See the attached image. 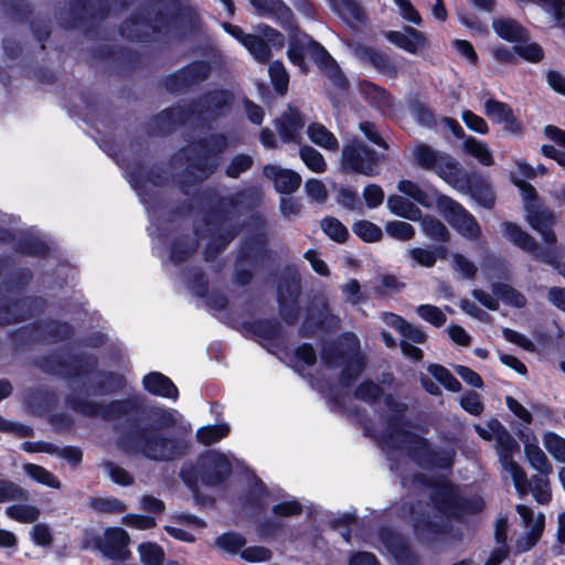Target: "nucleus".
Returning <instances> with one entry per match:
<instances>
[{"mask_svg":"<svg viewBox=\"0 0 565 565\" xmlns=\"http://www.w3.org/2000/svg\"><path fill=\"white\" fill-rule=\"evenodd\" d=\"M503 236L522 250L534 255L546 264H553L554 257L550 252H543L534 237L522 230L518 224L512 222H503L501 224Z\"/></svg>","mask_w":565,"mask_h":565,"instance_id":"obj_12","label":"nucleus"},{"mask_svg":"<svg viewBox=\"0 0 565 565\" xmlns=\"http://www.w3.org/2000/svg\"><path fill=\"white\" fill-rule=\"evenodd\" d=\"M271 512L278 518L298 516L303 512V507L299 501L294 499L273 505Z\"/></svg>","mask_w":565,"mask_h":565,"instance_id":"obj_57","label":"nucleus"},{"mask_svg":"<svg viewBox=\"0 0 565 565\" xmlns=\"http://www.w3.org/2000/svg\"><path fill=\"white\" fill-rule=\"evenodd\" d=\"M6 514L19 523H33L40 518V510L31 504H12L7 507Z\"/></svg>","mask_w":565,"mask_h":565,"instance_id":"obj_37","label":"nucleus"},{"mask_svg":"<svg viewBox=\"0 0 565 565\" xmlns=\"http://www.w3.org/2000/svg\"><path fill=\"white\" fill-rule=\"evenodd\" d=\"M24 472L38 483L50 487L52 489H60L62 483L61 481L47 469L42 466L26 462L23 467Z\"/></svg>","mask_w":565,"mask_h":565,"instance_id":"obj_34","label":"nucleus"},{"mask_svg":"<svg viewBox=\"0 0 565 565\" xmlns=\"http://www.w3.org/2000/svg\"><path fill=\"white\" fill-rule=\"evenodd\" d=\"M511 111L512 109L502 102L488 99L484 103V114L494 122L501 124Z\"/></svg>","mask_w":565,"mask_h":565,"instance_id":"obj_49","label":"nucleus"},{"mask_svg":"<svg viewBox=\"0 0 565 565\" xmlns=\"http://www.w3.org/2000/svg\"><path fill=\"white\" fill-rule=\"evenodd\" d=\"M398 513L411 524L416 540L423 544L437 543L447 535L457 542L463 540L461 529H455L450 522L435 521L427 505L420 500L403 502L398 508Z\"/></svg>","mask_w":565,"mask_h":565,"instance_id":"obj_3","label":"nucleus"},{"mask_svg":"<svg viewBox=\"0 0 565 565\" xmlns=\"http://www.w3.org/2000/svg\"><path fill=\"white\" fill-rule=\"evenodd\" d=\"M459 403L461 407L471 415L478 416L483 412L481 398L475 392H468L461 395Z\"/></svg>","mask_w":565,"mask_h":565,"instance_id":"obj_64","label":"nucleus"},{"mask_svg":"<svg viewBox=\"0 0 565 565\" xmlns=\"http://www.w3.org/2000/svg\"><path fill=\"white\" fill-rule=\"evenodd\" d=\"M403 484L429 489V500L434 510L447 521L466 523L469 518L478 515L486 509L481 495H463L450 480L443 476L414 472L403 478Z\"/></svg>","mask_w":565,"mask_h":565,"instance_id":"obj_1","label":"nucleus"},{"mask_svg":"<svg viewBox=\"0 0 565 565\" xmlns=\"http://www.w3.org/2000/svg\"><path fill=\"white\" fill-rule=\"evenodd\" d=\"M29 499V491L20 483L9 478H0V504L8 502H26Z\"/></svg>","mask_w":565,"mask_h":565,"instance_id":"obj_31","label":"nucleus"},{"mask_svg":"<svg viewBox=\"0 0 565 565\" xmlns=\"http://www.w3.org/2000/svg\"><path fill=\"white\" fill-rule=\"evenodd\" d=\"M268 72L275 88L280 93H285L288 87L289 76L284 65L278 61L273 62L269 65Z\"/></svg>","mask_w":565,"mask_h":565,"instance_id":"obj_55","label":"nucleus"},{"mask_svg":"<svg viewBox=\"0 0 565 565\" xmlns=\"http://www.w3.org/2000/svg\"><path fill=\"white\" fill-rule=\"evenodd\" d=\"M241 557L248 563H263L268 562L273 557V553L268 547L260 545H253L243 547L241 551Z\"/></svg>","mask_w":565,"mask_h":565,"instance_id":"obj_51","label":"nucleus"},{"mask_svg":"<svg viewBox=\"0 0 565 565\" xmlns=\"http://www.w3.org/2000/svg\"><path fill=\"white\" fill-rule=\"evenodd\" d=\"M437 207L449 224L465 237L476 239L480 236L481 230L473 216L451 198L439 196L437 199Z\"/></svg>","mask_w":565,"mask_h":565,"instance_id":"obj_7","label":"nucleus"},{"mask_svg":"<svg viewBox=\"0 0 565 565\" xmlns=\"http://www.w3.org/2000/svg\"><path fill=\"white\" fill-rule=\"evenodd\" d=\"M264 174L273 180L276 190L281 193H292L301 183V177L297 172L274 164L266 166Z\"/></svg>","mask_w":565,"mask_h":565,"instance_id":"obj_17","label":"nucleus"},{"mask_svg":"<svg viewBox=\"0 0 565 565\" xmlns=\"http://www.w3.org/2000/svg\"><path fill=\"white\" fill-rule=\"evenodd\" d=\"M492 28L501 39L515 43V45L529 39L525 28L511 18L494 19L492 21Z\"/></svg>","mask_w":565,"mask_h":565,"instance_id":"obj_21","label":"nucleus"},{"mask_svg":"<svg viewBox=\"0 0 565 565\" xmlns=\"http://www.w3.org/2000/svg\"><path fill=\"white\" fill-rule=\"evenodd\" d=\"M227 433L228 426L226 424H221L215 426L201 427L196 431V437L201 444L209 446L222 439L224 436L227 435Z\"/></svg>","mask_w":565,"mask_h":565,"instance_id":"obj_46","label":"nucleus"},{"mask_svg":"<svg viewBox=\"0 0 565 565\" xmlns=\"http://www.w3.org/2000/svg\"><path fill=\"white\" fill-rule=\"evenodd\" d=\"M475 430L484 440H495L498 446L510 451L515 446V440L508 429L495 418H492L482 425H475Z\"/></svg>","mask_w":565,"mask_h":565,"instance_id":"obj_16","label":"nucleus"},{"mask_svg":"<svg viewBox=\"0 0 565 565\" xmlns=\"http://www.w3.org/2000/svg\"><path fill=\"white\" fill-rule=\"evenodd\" d=\"M256 533L265 542L285 539L291 529L278 518H265L256 523Z\"/></svg>","mask_w":565,"mask_h":565,"instance_id":"obj_23","label":"nucleus"},{"mask_svg":"<svg viewBox=\"0 0 565 565\" xmlns=\"http://www.w3.org/2000/svg\"><path fill=\"white\" fill-rule=\"evenodd\" d=\"M230 94L225 90H217L206 94L202 97L193 113L204 117L205 119H214L220 116L227 107Z\"/></svg>","mask_w":565,"mask_h":565,"instance_id":"obj_18","label":"nucleus"},{"mask_svg":"<svg viewBox=\"0 0 565 565\" xmlns=\"http://www.w3.org/2000/svg\"><path fill=\"white\" fill-rule=\"evenodd\" d=\"M417 315L435 327H441L446 322L445 313L436 306L420 305L416 309Z\"/></svg>","mask_w":565,"mask_h":565,"instance_id":"obj_52","label":"nucleus"},{"mask_svg":"<svg viewBox=\"0 0 565 565\" xmlns=\"http://www.w3.org/2000/svg\"><path fill=\"white\" fill-rule=\"evenodd\" d=\"M337 14L351 28L360 29L366 23V15L355 0H330Z\"/></svg>","mask_w":565,"mask_h":565,"instance_id":"obj_20","label":"nucleus"},{"mask_svg":"<svg viewBox=\"0 0 565 565\" xmlns=\"http://www.w3.org/2000/svg\"><path fill=\"white\" fill-rule=\"evenodd\" d=\"M429 374L438 381L445 388L451 392H459L461 390L460 382L440 364H430L428 366Z\"/></svg>","mask_w":565,"mask_h":565,"instance_id":"obj_40","label":"nucleus"},{"mask_svg":"<svg viewBox=\"0 0 565 565\" xmlns=\"http://www.w3.org/2000/svg\"><path fill=\"white\" fill-rule=\"evenodd\" d=\"M377 539L393 556L398 565H418L419 558L413 551L408 540L391 526H381Z\"/></svg>","mask_w":565,"mask_h":565,"instance_id":"obj_9","label":"nucleus"},{"mask_svg":"<svg viewBox=\"0 0 565 565\" xmlns=\"http://www.w3.org/2000/svg\"><path fill=\"white\" fill-rule=\"evenodd\" d=\"M385 38L392 44L411 54L426 50L429 45L427 36L412 26H406L403 31H387Z\"/></svg>","mask_w":565,"mask_h":565,"instance_id":"obj_14","label":"nucleus"},{"mask_svg":"<svg viewBox=\"0 0 565 565\" xmlns=\"http://www.w3.org/2000/svg\"><path fill=\"white\" fill-rule=\"evenodd\" d=\"M345 302L356 306L364 301L365 296L362 292L361 285L356 279H350L340 287Z\"/></svg>","mask_w":565,"mask_h":565,"instance_id":"obj_56","label":"nucleus"},{"mask_svg":"<svg viewBox=\"0 0 565 565\" xmlns=\"http://www.w3.org/2000/svg\"><path fill=\"white\" fill-rule=\"evenodd\" d=\"M103 467L111 481L116 484L128 487L134 484L135 478L116 461H103Z\"/></svg>","mask_w":565,"mask_h":565,"instance_id":"obj_44","label":"nucleus"},{"mask_svg":"<svg viewBox=\"0 0 565 565\" xmlns=\"http://www.w3.org/2000/svg\"><path fill=\"white\" fill-rule=\"evenodd\" d=\"M544 447L556 459H565V439L561 436L553 433L545 434Z\"/></svg>","mask_w":565,"mask_h":565,"instance_id":"obj_61","label":"nucleus"},{"mask_svg":"<svg viewBox=\"0 0 565 565\" xmlns=\"http://www.w3.org/2000/svg\"><path fill=\"white\" fill-rule=\"evenodd\" d=\"M245 47L258 62H266L269 58L270 50L259 36L252 35L247 39Z\"/></svg>","mask_w":565,"mask_h":565,"instance_id":"obj_60","label":"nucleus"},{"mask_svg":"<svg viewBox=\"0 0 565 565\" xmlns=\"http://www.w3.org/2000/svg\"><path fill=\"white\" fill-rule=\"evenodd\" d=\"M180 477L188 488L196 489L199 481H201V463H198V461H195V465H193V461L185 462L180 470Z\"/></svg>","mask_w":565,"mask_h":565,"instance_id":"obj_54","label":"nucleus"},{"mask_svg":"<svg viewBox=\"0 0 565 565\" xmlns=\"http://www.w3.org/2000/svg\"><path fill=\"white\" fill-rule=\"evenodd\" d=\"M390 211L401 217L416 221L420 217V210L401 195H391L387 199Z\"/></svg>","mask_w":565,"mask_h":565,"instance_id":"obj_32","label":"nucleus"},{"mask_svg":"<svg viewBox=\"0 0 565 565\" xmlns=\"http://www.w3.org/2000/svg\"><path fill=\"white\" fill-rule=\"evenodd\" d=\"M227 147L226 137L223 135H214L211 136L207 140H205L202 146V156L206 159L209 163L207 172H211L213 168L216 166L215 157L222 152Z\"/></svg>","mask_w":565,"mask_h":565,"instance_id":"obj_35","label":"nucleus"},{"mask_svg":"<svg viewBox=\"0 0 565 565\" xmlns=\"http://www.w3.org/2000/svg\"><path fill=\"white\" fill-rule=\"evenodd\" d=\"M385 404L390 413L384 423L372 428V436L384 450L398 451L412 457L433 456L429 441L414 431L413 427L402 422L407 405L388 396Z\"/></svg>","mask_w":565,"mask_h":565,"instance_id":"obj_2","label":"nucleus"},{"mask_svg":"<svg viewBox=\"0 0 565 565\" xmlns=\"http://www.w3.org/2000/svg\"><path fill=\"white\" fill-rule=\"evenodd\" d=\"M122 447L127 449H136L146 456H167L170 454H177V445L171 441L159 437L156 434L151 436H138L130 440L129 438H122L120 440Z\"/></svg>","mask_w":565,"mask_h":565,"instance_id":"obj_13","label":"nucleus"},{"mask_svg":"<svg viewBox=\"0 0 565 565\" xmlns=\"http://www.w3.org/2000/svg\"><path fill=\"white\" fill-rule=\"evenodd\" d=\"M137 405L130 401H116L107 406L98 404H89L81 407V411L88 415H100L105 418H114L121 414H127Z\"/></svg>","mask_w":565,"mask_h":565,"instance_id":"obj_24","label":"nucleus"},{"mask_svg":"<svg viewBox=\"0 0 565 565\" xmlns=\"http://www.w3.org/2000/svg\"><path fill=\"white\" fill-rule=\"evenodd\" d=\"M88 504L90 508L98 512L104 513H124L127 505L119 499L110 498H89Z\"/></svg>","mask_w":565,"mask_h":565,"instance_id":"obj_42","label":"nucleus"},{"mask_svg":"<svg viewBox=\"0 0 565 565\" xmlns=\"http://www.w3.org/2000/svg\"><path fill=\"white\" fill-rule=\"evenodd\" d=\"M23 448L29 454H45L49 456L61 457L63 459H81L83 456L78 448H57L46 443H24Z\"/></svg>","mask_w":565,"mask_h":565,"instance_id":"obj_27","label":"nucleus"},{"mask_svg":"<svg viewBox=\"0 0 565 565\" xmlns=\"http://www.w3.org/2000/svg\"><path fill=\"white\" fill-rule=\"evenodd\" d=\"M162 24L163 17L160 18V25H149L145 21H130L124 24L122 32L129 38H138L145 40L150 36V30L160 29Z\"/></svg>","mask_w":565,"mask_h":565,"instance_id":"obj_45","label":"nucleus"},{"mask_svg":"<svg viewBox=\"0 0 565 565\" xmlns=\"http://www.w3.org/2000/svg\"><path fill=\"white\" fill-rule=\"evenodd\" d=\"M307 135L311 142L328 151H337L339 141L334 134L328 130L322 124L312 122L307 128Z\"/></svg>","mask_w":565,"mask_h":565,"instance_id":"obj_28","label":"nucleus"},{"mask_svg":"<svg viewBox=\"0 0 565 565\" xmlns=\"http://www.w3.org/2000/svg\"><path fill=\"white\" fill-rule=\"evenodd\" d=\"M143 385L148 392L154 395L173 399L178 396V388L175 385L161 373L153 372L145 376Z\"/></svg>","mask_w":565,"mask_h":565,"instance_id":"obj_26","label":"nucleus"},{"mask_svg":"<svg viewBox=\"0 0 565 565\" xmlns=\"http://www.w3.org/2000/svg\"><path fill=\"white\" fill-rule=\"evenodd\" d=\"M422 231L435 241H445L447 239L449 233L446 226L441 223L440 220L427 215L422 218Z\"/></svg>","mask_w":565,"mask_h":565,"instance_id":"obj_43","label":"nucleus"},{"mask_svg":"<svg viewBox=\"0 0 565 565\" xmlns=\"http://www.w3.org/2000/svg\"><path fill=\"white\" fill-rule=\"evenodd\" d=\"M246 543V537L236 531L224 532L214 540V546L220 552L228 555L241 554V551Z\"/></svg>","mask_w":565,"mask_h":565,"instance_id":"obj_29","label":"nucleus"},{"mask_svg":"<svg viewBox=\"0 0 565 565\" xmlns=\"http://www.w3.org/2000/svg\"><path fill=\"white\" fill-rule=\"evenodd\" d=\"M349 49L351 53L362 63L371 64L376 71L391 78L397 77V66L384 52L366 46L360 42L349 43Z\"/></svg>","mask_w":565,"mask_h":565,"instance_id":"obj_11","label":"nucleus"},{"mask_svg":"<svg viewBox=\"0 0 565 565\" xmlns=\"http://www.w3.org/2000/svg\"><path fill=\"white\" fill-rule=\"evenodd\" d=\"M306 120L298 109L288 107L286 111L276 119V128L279 138L284 142H300L301 130Z\"/></svg>","mask_w":565,"mask_h":565,"instance_id":"obj_15","label":"nucleus"},{"mask_svg":"<svg viewBox=\"0 0 565 565\" xmlns=\"http://www.w3.org/2000/svg\"><path fill=\"white\" fill-rule=\"evenodd\" d=\"M504 470L510 471L515 490L519 494L525 495L530 492L531 481L518 461H500Z\"/></svg>","mask_w":565,"mask_h":565,"instance_id":"obj_36","label":"nucleus"},{"mask_svg":"<svg viewBox=\"0 0 565 565\" xmlns=\"http://www.w3.org/2000/svg\"><path fill=\"white\" fill-rule=\"evenodd\" d=\"M140 559L145 565H163L164 552L157 543L147 542L139 545Z\"/></svg>","mask_w":565,"mask_h":565,"instance_id":"obj_41","label":"nucleus"},{"mask_svg":"<svg viewBox=\"0 0 565 565\" xmlns=\"http://www.w3.org/2000/svg\"><path fill=\"white\" fill-rule=\"evenodd\" d=\"M545 525V516L544 514H540L535 521V523L532 525L530 531L526 533V536L524 539V542L519 541L518 547L522 552L530 551L532 547L536 545V543L540 541Z\"/></svg>","mask_w":565,"mask_h":565,"instance_id":"obj_47","label":"nucleus"},{"mask_svg":"<svg viewBox=\"0 0 565 565\" xmlns=\"http://www.w3.org/2000/svg\"><path fill=\"white\" fill-rule=\"evenodd\" d=\"M443 151L436 150L426 143H417L413 149L415 162L423 169L433 170Z\"/></svg>","mask_w":565,"mask_h":565,"instance_id":"obj_38","label":"nucleus"},{"mask_svg":"<svg viewBox=\"0 0 565 565\" xmlns=\"http://www.w3.org/2000/svg\"><path fill=\"white\" fill-rule=\"evenodd\" d=\"M513 183L520 189L524 202L525 218L547 245H555L557 237L552 226L555 224L554 213L539 200L535 189L527 182L513 178Z\"/></svg>","mask_w":565,"mask_h":565,"instance_id":"obj_5","label":"nucleus"},{"mask_svg":"<svg viewBox=\"0 0 565 565\" xmlns=\"http://www.w3.org/2000/svg\"><path fill=\"white\" fill-rule=\"evenodd\" d=\"M250 3L260 14L275 17L284 24L291 25V11L281 0H250Z\"/></svg>","mask_w":565,"mask_h":565,"instance_id":"obj_25","label":"nucleus"},{"mask_svg":"<svg viewBox=\"0 0 565 565\" xmlns=\"http://www.w3.org/2000/svg\"><path fill=\"white\" fill-rule=\"evenodd\" d=\"M386 233L399 241H408L414 237V227L404 221H392L385 226Z\"/></svg>","mask_w":565,"mask_h":565,"instance_id":"obj_53","label":"nucleus"},{"mask_svg":"<svg viewBox=\"0 0 565 565\" xmlns=\"http://www.w3.org/2000/svg\"><path fill=\"white\" fill-rule=\"evenodd\" d=\"M548 483L542 477L535 475L531 481V489L533 497L541 504H546L551 501L552 494L548 490Z\"/></svg>","mask_w":565,"mask_h":565,"instance_id":"obj_59","label":"nucleus"},{"mask_svg":"<svg viewBox=\"0 0 565 565\" xmlns=\"http://www.w3.org/2000/svg\"><path fill=\"white\" fill-rule=\"evenodd\" d=\"M431 171H435L447 183L455 184L459 181L461 169L454 158L446 152H441Z\"/></svg>","mask_w":565,"mask_h":565,"instance_id":"obj_30","label":"nucleus"},{"mask_svg":"<svg viewBox=\"0 0 565 565\" xmlns=\"http://www.w3.org/2000/svg\"><path fill=\"white\" fill-rule=\"evenodd\" d=\"M210 73V67L206 63L198 62L188 65L182 71H180L177 75H174L173 81L175 84L169 85L170 88H182L190 85L198 84L204 81Z\"/></svg>","mask_w":565,"mask_h":565,"instance_id":"obj_22","label":"nucleus"},{"mask_svg":"<svg viewBox=\"0 0 565 565\" xmlns=\"http://www.w3.org/2000/svg\"><path fill=\"white\" fill-rule=\"evenodd\" d=\"M404 287L405 285L395 276L384 275L380 278V285L376 286L375 290L380 295L387 296L399 292Z\"/></svg>","mask_w":565,"mask_h":565,"instance_id":"obj_63","label":"nucleus"},{"mask_svg":"<svg viewBox=\"0 0 565 565\" xmlns=\"http://www.w3.org/2000/svg\"><path fill=\"white\" fill-rule=\"evenodd\" d=\"M130 537L128 532L119 526L108 527L104 537L95 536L94 546L106 558L115 561H125L130 555L128 545Z\"/></svg>","mask_w":565,"mask_h":565,"instance_id":"obj_10","label":"nucleus"},{"mask_svg":"<svg viewBox=\"0 0 565 565\" xmlns=\"http://www.w3.org/2000/svg\"><path fill=\"white\" fill-rule=\"evenodd\" d=\"M376 164L375 151L365 147L360 140L352 139L344 145L341 156L342 169L364 175H373Z\"/></svg>","mask_w":565,"mask_h":565,"instance_id":"obj_8","label":"nucleus"},{"mask_svg":"<svg viewBox=\"0 0 565 565\" xmlns=\"http://www.w3.org/2000/svg\"><path fill=\"white\" fill-rule=\"evenodd\" d=\"M353 232L365 242H377L382 238V230L369 221H359L353 226Z\"/></svg>","mask_w":565,"mask_h":565,"instance_id":"obj_50","label":"nucleus"},{"mask_svg":"<svg viewBox=\"0 0 565 565\" xmlns=\"http://www.w3.org/2000/svg\"><path fill=\"white\" fill-rule=\"evenodd\" d=\"M360 341L355 334L349 333L341 338L339 347H328L323 350L322 360L329 366L345 364L341 381L350 385L364 366V358L360 354Z\"/></svg>","mask_w":565,"mask_h":565,"instance_id":"obj_6","label":"nucleus"},{"mask_svg":"<svg viewBox=\"0 0 565 565\" xmlns=\"http://www.w3.org/2000/svg\"><path fill=\"white\" fill-rule=\"evenodd\" d=\"M463 150L466 153L476 158L483 166L490 167L494 163L492 153L487 143L479 141L472 137H467L465 139Z\"/></svg>","mask_w":565,"mask_h":565,"instance_id":"obj_33","label":"nucleus"},{"mask_svg":"<svg viewBox=\"0 0 565 565\" xmlns=\"http://www.w3.org/2000/svg\"><path fill=\"white\" fill-rule=\"evenodd\" d=\"M495 295L501 298L504 302L513 305L515 307H523L525 305V298L516 291L514 288L507 285H499L494 288Z\"/></svg>","mask_w":565,"mask_h":565,"instance_id":"obj_62","label":"nucleus"},{"mask_svg":"<svg viewBox=\"0 0 565 565\" xmlns=\"http://www.w3.org/2000/svg\"><path fill=\"white\" fill-rule=\"evenodd\" d=\"M299 156L309 170L315 173H322L327 169V162L323 156L311 146H302L299 149Z\"/></svg>","mask_w":565,"mask_h":565,"instance_id":"obj_39","label":"nucleus"},{"mask_svg":"<svg viewBox=\"0 0 565 565\" xmlns=\"http://www.w3.org/2000/svg\"><path fill=\"white\" fill-rule=\"evenodd\" d=\"M201 463V482L205 486H220L232 475L233 461H198Z\"/></svg>","mask_w":565,"mask_h":565,"instance_id":"obj_19","label":"nucleus"},{"mask_svg":"<svg viewBox=\"0 0 565 565\" xmlns=\"http://www.w3.org/2000/svg\"><path fill=\"white\" fill-rule=\"evenodd\" d=\"M323 232L333 241L343 243L349 236V232L345 226L334 217H326L321 222Z\"/></svg>","mask_w":565,"mask_h":565,"instance_id":"obj_48","label":"nucleus"},{"mask_svg":"<svg viewBox=\"0 0 565 565\" xmlns=\"http://www.w3.org/2000/svg\"><path fill=\"white\" fill-rule=\"evenodd\" d=\"M306 55L311 57L337 86H344V78L339 66L324 47L311 40L307 34H292L288 49V57L302 73L307 72V65L305 63Z\"/></svg>","mask_w":565,"mask_h":565,"instance_id":"obj_4","label":"nucleus"},{"mask_svg":"<svg viewBox=\"0 0 565 565\" xmlns=\"http://www.w3.org/2000/svg\"><path fill=\"white\" fill-rule=\"evenodd\" d=\"M514 51L529 62H537L543 57L541 46L534 42H527V39L514 45Z\"/></svg>","mask_w":565,"mask_h":565,"instance_id":"obj_58","label":"nucleus"}]
</instances>
